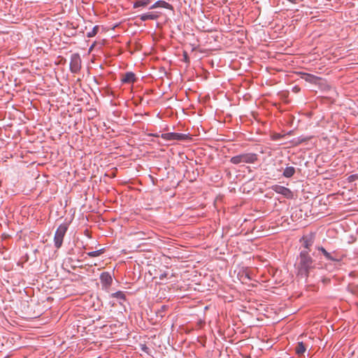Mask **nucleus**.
<instances>
[{"label": "nucleus", "instance_id": "obj_1", "mask_svg": "<svg viewBox=\"0 0 358 358\" xmlns=\"http://www.w3.org/2000/svg\"><path fill=\"white\" fill-rule=\"evenodd\" d=\"M296 259L295 266L297 275L306 279L310 270L315 268V261L309 254V251L306 250H301Z\"/></svg>", "mask_w": 358, "mask_h": 358}, {"label": "nucleus", "instance_id": "obj_2", "mask_svg": "<svg viewBox=\"0 0 358 358\" xmlns=\"http://www.w3.org/2000/svg\"><path fill=\"white\" fill-rule=\"evenodd\" d=\"M258 159V155L253 152H242L230 159V162L237 165L240 164H254Z\"/></svg>", "mask_w": 358, "mask_h": 358}, {"label": "nucleus", "instance_id": "obj_3", "mask_svg": "<svg viewBox=\"0 0 358 358\" xmlns=\"http://www.w3.org/2000/svg\"><path fill=\"white\" fill-rule=\"evenodd\" d=\"M67 229L68 224L65 223L61 224L57 229L54 236V245L56 248L59 249L61 248Z\"/></svg>", "mask_w": 358, "mask_h": 358}, {"label": "nucleus", "instance_id": "obj_4", "mask_svg": "<svg viewBox=\"0 0 358 358\" xmlns=\"http://www.w3.org/2000/svg\"><path fill=\"white\" fill-rule=\"evenodd\" d=\"M161 137L166 141H185L189 138L188 134L176 132L164 133Z\"/></svg>", "mask_w": 358, "mask_h": 358}, {"label": "nucleus", "instance_id": "obj_5", "mask_svg": "<svg viewBox=\"0 0 358 358\" xmlns=\"http://www.w3.org/2000/svg\"><path fill=\"white\" fill-rule=\"evenodd\" d=\"M272 189L277 194L284 196L287 199H292L293 193L287 187L281 185H273Z\"/></svg>", "mask_w": 358, "mask_h": 358}, {"label": "nucleus", "instance_id": "obj_6", "mask_svg": "<svg viewBox=\"0 0 358 358\" xmlns=\"http://www.w3.org/2000/svg\"><path fill=\"white\" fill-rule=\"evenodd\" d=\"M317 249L320 251L324 256L325 259L329 261L338 262L341 259L336 254L335 251L328 252L324 247L318 246Z\"/></svg>", "mask_w": 358, "mask_h": 358}, {"label": "nucleus", "instance_id": "obj_7", "mask_svg": "<svg viewBox=\"0 0 358 358\" xmlns=\"http://www.w3.org/2000/svg\"><path fill=\"white\" fill-rule=\"evenodd\" d=\"M70 70L72 73H78L80 69V58L78 55H73L70 62Z\"/></svg>", "mask_w": 358, "mask_h": 358}, {"label": "nucleus", "instance_id": "obj_8", "mask_svg": "<svg viewBox=\"0 0 358 358\" xmlns=\"http://www.w3.org/2000/svg\"><path fill=\"white\" fill-rule=\"evenodd\" d=\"M100 280L103 287L106 288L111 285L113 278L110 273L103 272L100 274Z\"/></svg>", "mask_w": 358, "mask_h": 358}, {"label": "nucleus", "instance_id": "obj_9", "mask_svg": "<svg viewBox=\"0 0 358 358\" xmlns=\"http://www.w3.org/2000/svg\"><path fill=\"white\" fill-rule=\"evenodd\" d=\"M160 13L157 11H152L143 13L141 15H139V18L141 21H147L149 20H157L160 15Z\"/></svg>", "mask_w": 358, "mask_h": 358}, {"label": "nucleus", "instance_id": "obj_10", "mask_svg": "<svg viewBox=\"0 0 358 358\" xmlns=\"http://www.w3.org/2000/svg\"><path fill=\"white\" fill-rule=\"evenodd\" d=\"M157 8H163L169 10H173V6L169 3L164 1V0H158L155 2L153 4L148 7V9L152 10Z\"/></svg>", "mask_w": 358, "mask_h": 358}, {"label": "nucleus", "instance_id": "obj_11", "mask_svg": "<svg viewBox=\"0 0 358 358\" xmlns=\"http://www.w3.org/2000/svg\"><path fill=\"white\" fill-rule=\"evenodd\" d=\"M136 80V76L132 71L127 72L121 78L122 83H131Z\"/></svg>", "mask_w": 358, "mask_h": 358}, {"label": "nucleus", "instance_id": "obj_12", "mask_svg": "<svg viewBox=\"0 0 358 358\" xmlns=\"http://www.w3.org/2000/svg\"><path fill=\"white\" fill-rule=\"evenodd\" d=\"M151 3V0H137L133 3L134 8H147Z\"/></svg>", "mask_w": 358, "mask_h": 358}, {"label": "nucleus", "instance_id": "obj_13", "mask_svg": "<svg viewBox=\"0 0 358 358\" xmlns=\"http://www.w3.org/2000/svg\"><path fill=\"white\" fill-rule=\"evenodd\" d=\"M294 173H295V168L294 166H287L282 172V176L285 178H289L292 177Z\"/></svg>", "mask_w": 358, "mask_h": 358}, {"label": "nucleus", "instance_id": "obj_14", "mask_svg": "<svg viewBox=\"0 0 358 358\" xmlns=\"http://www.w3.org/2000/svg\"><path fill=\"white\" fill-rule=\"evenodd\" d=\"M301 78L310 83H315L318 79L317 76L307 73H303Z\"/></svg>", "mask_w": 358, "mask_h": 358}, {"label": "nucleus", "instance_id": "obj_15", "mask_svg": "<svg viewBox=\"0 0 358 358\" xmlns=\"http://www.w3.org/2000/svg\"><path fill=\"white\" fill-rule=\"evenodd\" d=\"M302 241H303L302 245H303V250H306L309 251V248L313 244L312 238H307V237H303L302 238Z\"/></svg>", "mask_w": 358, "mask_h": 358}, {"label": "nucleus", "instance_id": "obj_16", "mask_svg": "<svg viewBox=\"0 0 358 358\" xmlns=\"http://www.w3.org/2000/svg\"><path fill=\"white\" fill-rule=\"evenodd\" d=\"M105 251V248H101L94 251H91L87 253V255L90 257H96L102 255Z\"/></svg>", "mask_w": 358, "mask_h": 358}, {"label": "nucleus", "instance_id": "obj_17", "mask_svg": "<svg viewBox=\"0 0 358 358\" xmlns=\"http://www.w3.org/2000/svg\"><path fill=\"white\" fill-rule=\"evenodd\" d=\"M306 350V348L305 347L303 343L299 342L298 345L296 349V353L299 355H303Z\"/></svg>", "mask_w": 358, "mask_h": 358}, {"label": "nucleus", "instance_id": "obj_18", "mask_svg": "<svg viewBox=\"0 0 358 358\" xmlns=\"http://www.w3.org/2000/svg\"><path fill=\"white\" fill-rule=\"evenodd\" d=\"M113 298H115L117 299H121L123 301L126 300L125 294L122 291H117L111 294Z\"/></svg>", "mask_w": 358, "mask_h": 358}, {"label": "nucleus", "instance_id": "obj_19", "mask_svg": "<svg viewBox=\"0 0 358 358\" xmlns=\"http://www.w3.org/2000/svg\"><path fill=\"white\" fill-rule=\"evenodd\" d=\"M98 29H99L98 26H94L93 27V29H92V31H89L87 34V36L89 38H92V37L94 36L97 33Z\"/></svg>", "mask_w": 358, "mask_h": 358}, {"label": "nucleus", "instance_id": "obj_20", "mask_svg": "<svg viewBox=\"0 0 358 358\" xmlns=\"http://www.w3.org/2000/svg\"><path fill=\"white\" fill-rule=\"evenodd\" d=\"M139 347H140V349L141 351H143V352L148 354V355H150V348L144 343H141L139 345Z\"/></svg>", "mask_w": 358, "mask_h": 358}, {"label": "nucleus", "instance_id": "obj_21", "mask_svg": "<svg viewBox=\"0 0 358 358\" xmlns=\"http://www.w3.org/2000/svg\"><path fill=\"white\" fill-rule=\"evenodd\" d=\"M166 308H167L166 306H165V305L162 306L160 310H158L157 314H159V316L162 317L163 315H162V313L165 311L166 310Z\"/></svg>", "mask_w": 358, "mask_h": 358}, {"label": "nucleus", "instance_id": "obj_22", "mask_svg": "<svg viewBox=\"0 0 358 358\" xmlns=\"http://www.w3.org/2000/svg\"><path fill=\"white\" fill-rule=\"evenodd\" d=\"M183 60L185 62H189V58L187 52H183Z\"/></svg>", "mask_w": 358, "mask_h": 358}, {"label": "nucleus", "instance_id": "obj_23", "mask_svg": "<svg viewBox=\"0 0 358 358\" xmlns=\"http://www.w3.org/2000/svg\"><path fill=\"white\" fill-rule=\"evenodd\" d=\"M167 275V273L166 272H164L163 273H161L159 275V279L163 280L164 278H166Z\"/></svg>", "mask_w": 358, "mask_h": 358}, {"label": "nucleus", "instance_id": "obj_24", "mask_svg": "<svg viewBox=\"0 0 358 358\" xmlns=\"http://www.w3.org/2000/svg\"><path fill=\"white\" fill-rule=\"evenodd\" d=\"M287 1L292 3H296L297 2V0H287Z\"/></svg>", "mask_w": 358, "mask_h": 358}, {"label": "nucleus", "instance_id": "obj_25", "mask_svg": "<svg viewBox=\"0 0 358 358\" xmlns=\"http://www.w3.org/2000/svg\"><path fill=\"white\" fill-rule=\"evenodd\" d=\"M293 90H294L295 92H297L299 90V88L297 87H294L293 88Z\"/></svg>", "mask_w": 358, "mask_h": 358}, {"label": "nucleus", "instance_id": "obj_26", "mask_svg": "<svg viewBox=\"0 0 358 358\" xmlns=\"http://www.w3.org/2000/svg\"><path fill=\"white\" fill-rule=\"evenodd\" d=\"M350 177H351V178H352V177H356V175H352V176H351Z\"/></svg>", "mask_w": 358, "mask_h": 358}, {"label": "nucleus", "instance_id": "obj_27", "mask_svg": "<svg viewBox=\"0 0 358 358\" xmlns=\"http://www.w3.org/2000/svg\"><path fill=\"white\" fill-rule=\"evenodd\" d=\"M94 80L96 83V79L95 77L94 78Z\"/></svg>", "mask_w": 358, "mask_h": 358}]
</instances>
